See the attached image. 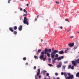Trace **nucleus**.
<instances>
[{
	"label": "nucleus",
	"mask_w": 79,
	"mask_h": 79,
	"mask_svg": "<svg viewBox=\"0 0 79 79\" xmlns=\"http://www.w3.org/2000/svg\"><path fill=\"white\" fill-rule=\"evenodd\" d=\"M61 74L62 75H64L65 79H73L74 78V75H71V73H67V74L69 77H67V74L66 73L64 72H61Z\"/></svg>",
	"instance_id": "nucleus-1"
},
{
	"label": "nucleus",
	"mask_w": 79,
	"mask_h": 79,
	"mask_svg": "<svg viewBox=\"0 0 79 79\" xmlns=\"http://www.w3.org/2000/svg\"><path fill=\"white\" fill-rule=\"evenodd\" d=\"M56 53H58V51L54 50L53 52H52L51 54V56L52 59H53V58H55V56Z\"/></svg>",
	"instance_id": "nucleus-2"
},
{
	"label": "nucleus",
	"mask_w": 79,
	"mask_h": 79,
	"mask_svg": "<svg viewBox=\"0 0 79 79\" xmlns=\"http://www.w3.org/2000/svg\"><path fill=\"white\" fill-rule=\"evenodd\" d=\"M28 20V19H27L26 17H25L23 21L24 24H27V25H29V22H28V21H27Z\"/></svg>",
	"instance_id": "nucleus-3"
},
{
	"label": "nucleus",
	"mask_w": 79,
	"mask_h": 79,
	"mask_svg": "<svg viewBox=\"0 0 79 79\" xmlns=\"http://www.w3.org/2000/svg\"><path fill=\"white\" fill-rule=\"evenodd\" d=\"M59 64L56 65V67L58 68H61V66H62V62L61 61L59 62Z\"/></svg>",
	"instance_id": "nucleus-4"
},
{
	"label": "nucleus",
	"mask_w": 79,
	"mask_h": 79,
	"mask_svg": "<svg viewBox=\"0 0 79 79\" xmlns=\"http://www.w3.org/2000/svg\"><path fill=\"white\" fill-rule=\"evenodd\" d=\"M72 64L74 66H77V63H76V62L74 61H72Z\"/></svg>",
	"instance_id": "nucleus-5"
},
{
	"label": "nucleus",
	"mask_w": 79,
	"mask_h": 79,
	"mask_svg": "<svg viewBox=\"0 0 79 79\" xmlns=\"http://www.w3.org/2000/svg\"><path fill=\"white\" fill-rule=\"evenodd\" d=\"M37 71L38 72L37 73L36 75H37V76H39L40 72V69H38Z\"/></svg>",
	"instance_id": "nucleus-6"
},
{
	"label": "nucleus",
	"mask_w": 79,
	"mask_h": 79,
	"mask_svg": "<svg viewBox=\"0 0 79 79\" xmlns=\"http://www.w3.org/2000/svg\"><path fill=\"white\" fill-rule=\"evenodd\" d=\"M74 43H70L69 44V46L70 47H73V46H74Z\"/></svg>",
	"instance_id": "nucleus-7"
},
{
	"label": "nucleus",
	"mask_w": 79,
	"mask_h": 79,
	"mask_svg": "<svg viewBox=\"0 0 79 79\" xmlns=\"http://www.w3.org/2000/svg\"><path fill=\"white\" fill-rule=\"evenodd\" d=\"M23 27V26L22 25H20L19 26V30L20 31H21L22 30V28Z\"/></svg>",
	"instance_id": "nucleus-8"
},
{
	"label": "nucleus",
	"mask_w": 79,
	"mask_h": 79,
	"mask_svg": "<svg viewBox=\"0 0 79 79\" xmlns=\"http://www.w3.org/2000/svg\"><path fill=\"white\" fill-rule=\"evenodd\" d=\"M47 53H48V49H45L44 50V54L46 55Z\"/></svg>",
	"instance_id": "nucleus-9"
},
{
	"label": "nucleus",
	"mask_w": 79,
	"mask_h": 79,
	"mask_svg": "<svg viewBox=\"0 0 79 79\" xmlns=\"http://www.w3.org/2000/svg\"><path fill=\"white\" fill-rule=\"evenodd\" d=\"M44 55H41L40 57V59L41 60H42V59L44 58Z\"/></svg>",
	"instance_id": "nucleus-10"
},
{
	"label": "nucleus",
	"mask_w": 79,
	"mask_h": 79,
	"mask_svg": "<svg viewBox=\"0 0 79 79\" xmlns=\"http://www.w3.org/2000/svg\"><path fill=\"white\" fill-rule=\"evenodd\" d=\"M64 53V51H61L59 52V54H60L61 55H63Z\"/></svg>",
	"instance_id": "nucleus-11"
},
{
	"label": "nucleus",
	"mask_w": 79,
	"mask_h": 79,
	"mask_svg": "<svg viewBox=\"0 0 79 79\" xmlns=\"http://www.w3.org/2000/svg\"><path fill=\"white\" fill-rule=\"evenodd\" d=\"M9 30L10 31H11V32H14V30L13 29V28L11 27H9Z\"/></svg>",
	"instance_id": "nucleus-12"
},
{
	"label": "nucleus",
	"mask_w": 79,
	"mask_h": 79,
	"mask_svg": "<svg viewBox=\"0 0 79 79\" xmlns=\"http://www.w3.org/2000/svg\"><path fill=\"white\" fill-rule=\"evenodd\" d=\"M75 62L77 63H79V59H78L77 60H75Z\"/></svg>",
	"instance_id": "nucleus-13"
},
{
	"label": "nucleus",
	"mask_w": 79,
	"mask_h": 79,
	"mask_svg": "<svg viewBox=\"0 0 79 79\" xmlns=\"http://www.w3.org/2000/svg\"><path fill=\"white\" fill-rule=\"evenodd\" d=\"M76 77H79V72H78L77 73H76Z\"/></svg>",
	"instance_id": "nucleus-14"
},
{
	"label": "nucleus",
	"mask_w": 79,
	"mask_h": 79,
	"mask_svg": "<svg viewBox=\"0 0 79 79\" xmlns=\"http://www.w3.org/2000/svg\"><path fill=\"white\" fill-rule=\"evenodd\" d=\"M43 73L44 74H46L45 73H47V71L43 70Z\"/></svg>",
	"instance_id": "nucleus-15"
},
{
	"label": "nucleus",
	"mask_w": 79,
	"mask_h": 79,
	"mask_svg": "<svg viewBox=\"0 0 79 79\" xmlns=\"http://www.w3.org/2000/svg\"><path fill=\"white\" fill-rule=\"evenodd\" d=\"M47 55L48 56V57H50V53H48L47 54Z\"/></svg>",
	"instance_id": "nucleus-16"
},
{
	"label": "nucleus",
	"mask_w": 79,
	"mask_h": 79,
	"mask_svg": "<svg viewBox=\"0 0 79 79\" xmlns=\"http://www.w3.org/2000/svg\"><path fill=\"white\" fill-rule=\"evenodd\" d=\"M41 54L42 55H44V54H45L44 52L43 51L42 52H41Z\"/></svg>",
	"instance_id": "nucleus-17"
},
{
	"label": "nucleus",
	"mask_w": 79,
	"mask_h": 79,
	"mask_svg": "<svg viewBox=\"0 0 79 79\" xmlns=\"http://www.w3.org/2000/svg\"><path fill=\"white\" fill-rule=\"evenodd\" d=\"M57 60L58 61H60L61 60V57H59L58 58H57Z\"/></svg>",
	"instance_id": "nucleus-18"
},
{
	"label": "nucleus",
	"mask_w": 79,
	"mask_h": 79,
	"mask_svg": "<svg viewBox=\"0 0 79 79\" xmlns=\"http://www.w3.org/2000/svg\"><path fill=\"white\" fill-rule=\"evenodd\" d=\"M55 63V60H52V64H54Z\"/></svg>",
	"instance_id": "nucleus-19"
},
{
	"label": "nucleus",
	"mask_w": 79,
	"mask_h": 79,
	"mask_svg": "<svg viewBox=\"0 0 79 79\" xmlns=\"http://www.w3.org/2000/svg\"><path fill=\"white\" fill-rule=\"evenodd\" d=\"M14 34L16 35V34H17V32L16 31H14L13 32Z\"/></svg>",
	"instance_id": "nucleus-20"
},
{
	"label": "nucleus",
	"mask_w": 79,
	"mask_h": 79,
	"mask_svg": "<svg viewBox=\"0 0 79 79\" xmlns=\"http://www.w3.org/2000/svg\"><path fill=\"white\" fill-rule=\"evenodd\" d=\"M59 56L58 55V54H56L55 56L56 58H58V56Z\"/></svg>",
	"instance_id": "nucleus-21"
},
{
	"label": "nucleus",
	"mask_w": 79,
	"mask_h": 79,
	"mask_svg": "<svg viewBox=\"0 0 79 79\" xmlns=\"http://www.w3.org/2000/svg\"><path fill=\"white\" fill-rule=\"evenodd\" d=\"M68 50H69V48H67V49H66L64 51L65 53H67L66 52H67Z\"/></svg>",
	"instance_id": "nucleus-22"
},
{
	"label": "nucleus",
	"mask_w": 79,
	"mask_h": 79,
	"mask_svg": "<svg viewBox=\"0 0 79 79\" xmlns=\"http://www.w3.org/2000/svg\"><path fill=\"white\" fill-rule=\"evenodd\" d=\"M71 68V65H69L68 66V69H70Z\"/></svg>",
	"instance_id": "nucleus-23"
},
{
	"label": "nucleus",
	"mask_w": 79,
	"mask_h": 79,
	"mask_svg": "<svg viewBox=\"0 0 79 79\" xmlns=\"http://www.w3.org/2000/svg\"><path fill=\"white\" fill-rule=\"evenodd\" d=\"M48 52H52V50H51V49H48Z\"/></svg>",
	"instance_id": "nucleus-24"
},
{
	"label": "nucleus",
	"mask_w": 79,
	"mask_h": 79,
	"mask_svg": "<svg viewBox=\"0 0 79 79\" xmlns=\"http://www.w3.org/2000/svg\"><path fill=\"white\" fill-rule=\"evenodd\" d=\"M14 29L15 30H16V29H17V27L16 26H15L14 27Z\"/></svg>",
	"instance_id": "nucleus-25"
},
{
	"label": "nucleus",
	"mask_w": 79,
	"mask_h": 79,
	"mask_svg": "<svg viewBox=\"0 0 79 79\" xmlns=\"http://www.w3.org/2000/svg\"><path fill=\"white\" fill-rule=\"evenodd\" d=\"M65 21H68V22H69V20L68 19V18H66L65 19Z\"/></svg>",
	"instance_id": "nucleus-26"
},
{
	"label": "nucleus",
	"mask_w": 79,
	"mask_h": 79,
	"mask_svg": "<svg viewBox=\"0 0 79 79\" xmlns=\"http://www.w3.org/2000/svg\"><path fill=\"white\" fill-rule=\"evenodd\" d=\"M34 58H35V59H38V58H39L38 57H37V56H34Z\"/></svg>",
	"instance_id": "nucleus-27"
},
{
	"label": "nucleus",
	"mask_w": 79,
	"mask_h": 79,
	"mask_svg": "<svg viewBox=\"0 0 79 79\" xmlns=\"http://www.w3.org/2000/svg\"><path fill=\"white\" fill-rule=\"evenodd\" d=\"M41 50H42L41 49H40L38 50V52L39 53H40V52L41 51Z\"/></svg>",
	"instance_id": "nucleus-28"
},
{
	"label": "nucleus",
	"mask_w": 79,
	"mask_h": 79,
	"mask_svg": "<svg viewBox=\"0 0 79 79\" xmlns=\"http://www.w3.org/2000/svg\"><path fill=\"white\" fill-rule=\"evenodd\" d=\"M23 60H24V61H25V60H26V57H23Z\"/></svg>",
	"instance_id": "nucleus-29"
},
{
	"label": "nucleus",
	"mask_w": 79,
	"mask_h": 79,
	"mask_svg": "<svg viewBox=\"0 0 79 79\" xmlns=\"http://www.w3.org/2000/svg\"><path fill=\"white\" fill-rule=\"evenodd\" d=\"M46 58H47L46 57H45L43 58V61H45V60H46Z\"/></svg>",
	"instance_id": "nucleus-30"
},
{
	"label": "nucleus",
	"mask_w": 79,
	"mask_h": 79,
	"mask_svg": "<svg viewBox=\"0 0 79 79\" xmlns=\"http://www.w3.org/2000/svg\"><path fill=\"white\" fill-rule=\"evenodd\" d=\"M54 59V61H55V60H57V58H54V57L53 58Z\"/></svg>",
	"instance_id": "nucleus-31"
},
{
	"label": "nucleus",
	"mask_w": 79,
	"mask_h": 79,
	"mask_svg": "<svg viewBox=\"0 0 79 79\" xmlns=\"http://www.w3.org/2000/svg\"><path fill=\"white\" fill-rule=\"evenodd\" d=\"M48 65L50 66H53V65L51 64H48Z\"/></svg>",
	"instance_id": "nucleus-32"
},
{
	"label": "nucleus",
	"mask_w": 79,
	"mask_h": 79,
	"mask_svg": "<svg viewBox=\"0 0 79 79\" xmlns=\"http://www.w3.org/2000/svg\"><path fill=\"white\" fill-rule=\"evenodd\" d=\"M71 69H74V66H72V67H71Z\"/></svg>",
	"instance_id": "nucleus-33"
},
{
	"label": "nucleus",
	"mask_w": 79,
	"mask_h": 79,
	"mask_svg": "<svg viewBox=\"0 0 79 79\" xmlns=\"http://www.w3.org/2000/svg\"><path fill=\"white\" fill-rule=\"evenodd\" d=\"M60 58L61 59H63V58H64V56H61V57H60Z\"/></svg>",
	"instance_id": "nucleus-34"
},
{
	"label": "nucleus",
	"mask_w": 79,
	"mask_h": 79,
	"mask_svg": "<svg viewBox=\"0 0 79 79\" xmlns=\"http://www.w3.org/2000/svg\"><path fill=\"white\" fill-rule=\"evenodd\" d=\"M49 76V73H47V76Z\"/></svg>",
	"instance_id": "nucleus-35"
},
{
	"label": "nucleus",
	"mask_w": 79,
	"mask_h": 79,
	"mask_svg": "<svg viewBox=\"0 0 79 79\" xmlns=\"http://www.w3.org/2000/svg\"><path fill=\"white\" fill-rule=\"evenodd\" d=\"M35 79H38L37 78V75H35Z\"/></svg>",
	"instance_id": "nucleus-36"
},
{
	"label": "nucleus",
	"mask_w": 79,
	"mask_h": 79,
	"mask_svg": "<svg viewBox=\"0 0 79 79\" xmlns=\"http://www.w3.org/2000/svg\"><path fill=\"white\" fill-rule=\"evenodd\" d=\"M39 76V79H40V78H41V75H38Z\"/></svg>",
	"instance_id": "nucleus-37"
},
{
	"label": "nucleus",
	"mask_w": 79,
	"mask_h": 79,
	"mask_svg": "<svg viewBox=\"0 0 79 79\" xmlns=\"http://www.w3.org/2000/svg\"><path fill=\"white\" fill-rule=\"evenodd\" d=\"M36 69V67L35 66L34 67V69Z\"/></svg>",
	"instance_id": "nucleus-38"
},
{
	"label": "nucleus",
	"mask_w": 79,
	"mask_h": 79,
	"mask_svg": "<svg viewBox=\"0 0 79 79\" xmlns=\"http://www.w3.org/2000/svg\"><path fill=\"white\" fill-rule=\"evenodd\" d=\"M63 68H64V69H65V68H66V66H63Z\"/></svg>",
	"instance_id": "nucleus-39"
},
{
	"label": "nucleus",
	"mask_w": 79,
	"mask_h": 79,
	"mask_svg": "<svg viewBox=\"0 0 79 79\" xmlns=\"http://www.w3.org/2000/svg\"><path fill=\"white\" fill-rule=\"evenodd\" d=\"M56 3H57V4H59V2H58L57 1L56 2Z\"/></svg>",
	"instance_id": "nucleus-40"
},
{
	"label": "nucleus",
	"mask_w": 79,
	"mask_h": 79,
	"mask_svg": "<svg viewBox=\"0 0 79 79\" xmlns=\"http://www.w3.org/2000/svg\"><path fill=\"white\" fill-rule=\"evenodd\" d=\"M58 74L57 73H55V75H56V76H58Z\"/></svg>",
	"instance_id": "nucleus-41"
},
{
	"label": "nucleus",
	"mask_w": 79,
	"mask_h": 79,
	"mask_svg": "<svg viewBox=\"0 0 79 79\" xmlns=\"http://www.w3.org/2000/svg\"><path fill=\"white\" fill-rule=\"evenodd\" d=\"M23 11L24 12H26V10L25 9H23Z\"/></svg>",
	"instance_id": "nucleus-42"
},
{
	"label": "nucleus",
	"mask_w": 79,
	"mask_h": 79,
	"mask_svg": "<svg viewBox=\"0 0 79 79\" xmlns=\"http://www.w3.org/2000/svg\"><path fill=\"white\" fill-rule=\"evenodd\" d=\"M29 64L27 62L26 63V65H28V64Z\"/></svg>",
	"instance_id": "nucleus-43"
},
{
	"label": "nucleus",
	"mask_w": 79,
	"mask_h": 79,
	"mask_svg": "<svg viewBox=\"0 0 79 79\" xmlns=\"http://www.w3.org/2000/svg\"><path fill=\"white\" fill-rule=\"evenodd\" d=\"M20 11H23V8H20Z\"/></svg>",
	"instance_id": "nucleus-44"
},
{
	"label": "nucleus",
	"mask_w": 79,
	"mask_h": 79,
	"mask_svg": "<svg viewBox=\"0 0 79 79\" xmlns=\"http://www.w3.org/2000/svg\"><path fill=\"white\" fill-rule=\"evenodd\" d=\"M48 60H49V61H51V59L49 58L48 59Z\"/></svg>",
	"instance_id": "nucleus-45"
},
{
	"label": "nucleus",
	"mask_w": 79,
	"mask_h": 79,
	"mask_svg": "<svg viewBox=\"0 0 79 79\" xmlns=\"http://www.w3.org/2000/svg\"><path fill=\"white\" fill-rule=\"evenodd\" d=\"M74 37L73 36H72L70 37L71 39H73Z\"/></svg>",
	"instance_id": "nucleus-46"
},
{
	"label": "nucleus",
	"mask_w": 79,
	"mask_h": 79,
	"mask_svg": "<svg viewBox=\"0 0 79 79\" xmlns=\"http://www.w3.org/2000/svg\"><path fill=\"white\" fill-rule=\"evenodd\" d=\"M64 63H65V64H66V63H68V61L65 62Z\"/></svg>",
	"instance_id": "nucleus-47"
},
{
	"label": "nucleus",
	"mask_w": 79,
	"mask_h": 79,
	"mask_svg": "<svg viewBox=\"0 0 79 79\" xmlns=\"http://www.w3.org/2000/svg\"><path fill=\"white\" fill-rule=\"evenodd\" d=\"M39 15H38L37 16V18H39Z\"/></svg>",
	"instance_id": "nucleus-48"
},
{
	"label": "nucleus",
	"mask_w": 79,
	"mask_h": 79,
	"mask_svg": "<svg viewBox=\"0 0 79 79\" xmlns=\"http://www.w3.org/2000/svg\"><path fill=\"white\" fill-rule=\"evenodd\" d=\"M23 16H26V14H24L23 15Z\"/></svg>",
	"instance_id": "nucleus-49"
},
{
	"label": "nucleus",
	"mask_w": 79,
	"mask_h": 79,
	"mask_svg": "<svg viewBox=\"0 0 79 79\" xmlns=\"http://www.w3.org/2000/svg\"><path fill=\"white\" fill-rule=\"evenodd\" d=\"M29 6V4H27V6Z\"/></svg>",
	"instance_id": "nucleus-50"
},
{
	"label": "nucleus",
	"mask_w": 79,
	"mask_h": 79,
	"mask_svg": "<svg viewBox=\"0 0 79 79\" xmlns=\"http://www.w3.org/2000/svg\"><path fill=\"white\" fill-rule=\"evenodd\" d=\"M71 31V30H69L68 31H67L68 32H69V31Z\"/></svg>",
	"instance_id": "nucleus-51"
},
{
	"label": "nucleus",
	"mask_w": 79,
	"mask_h": 79,
	"mask_svg": "<svg viewBox=\"0 0 79 79\" xmlns=\"http://www.w3.org/2000/svg\"><path fill=\"white\" fill-rule=\"evenodd\" d=\"M35 21H37V19H35Z\"/></svg>",
	"instance_id": "nucleus-52"
},
{
	"label": "nucleus",
	"mask_w": 79,
	"mask_h": 79,
	"mask_svg": "<svg viewBox=\"0 0 79 79\" xmlns=\"http://www.w3.org/2000/svg\"><path fill=\"white\" fill-rule=\"evenodd\" d=\"M43 41V40L42 39L41 40V42H42Z\"/></svg>",
	"instance_id": "nucleus-53"
},
{
	"label": "nucleus",
	"mask_w": 79,
	"mask_h": 79,
	"mask_svg": "<svg viewBox=\"0 0 79 79\" xmlns=\"http://www.w3.org/2000/svg\"><path fill=\"white\" fill-rule=\"evenodd\" d=\"M8 3H10V1H8Z\"/></svg>",
	"instance_id": "nucleus-54"
},
{
	"label": "nucleus",
	"mask_w": 79,
	"mask_h": 79,
	"mask_svg": "<svg viewBox=\"0 0 79 79\" xmlns=\"http://www.w3.org/2000/svg\"><path fill=\"white\" fill-rule=\"evenodd\" d=\"M60 29H63V27H60Z\"/></svg>",
	"instance_id": "nucleus-55"
},
{
	"label": "nucleus",
	"mask_w": 79,
	"mask_h": 79,
	"mask_svg": "<svg viewBox=\"0 0 79 79\" xmlns=\"http://www.w3.org/2000/svg\"><path fill=\"white\" fill-rule=\"evenodd\" d=\"M57 79H60V77H58L57 78Z\"/></svg>",
	"instance_id": "nucleus-56"
},
{
	"label": "nucleus",
	"mask_w": 79,
	"mask_h": 79,
	"mask_svg": "<svg viewBox=\"0 0 79 79\" xmlns=\"http://www.w3.org/2000/svg\"><path fill=\"white\" fill-rule=\"evenodd\" d=\"M52 51H53V50H54V48H52Z\"/></svg>",
	"instance_id": "nucleus-57"
},
{
	"label": "nucleus",
	"mask_w": 79,
	"mask_h": 79,
	"mask_svg": "<svg viewBox=\"0 0 79 79\" xmlns=\"http://www.w3.org/2000/svg\"><path fill=\"white\" fill-rule=\"evenodd\" d=\"M44 79H46V78H44Z\"/></svg>",
	"instance_id": "nucleus-58"
},
{
	"label": "nucleus",
	"mask_w": 79,
	"mask_h": 79,
	"mask_svg": "<svg viewBox=\"0 0 79 79\" xmlns=\"http://www.w3.org/2000/svg\"><path fill=\"white\" fill-rule=\"evenodd\" d=\"M48 77H50L48 76Z\"/></svg>",
	"instance_id": "nucleus-59"
},
{
	"label": "nucleus",
	"mask_w": 79,
	"mask_h": 79,
	"mask_svg": "<svg viewBox=\"0 0 79 79\" xmlns=\"http://www.w3.org/2000/svg\"><path fill=\"white\" fill-rule=\"evenodd\" d=\"M11 0H8L9 1H11Z\"/></svg>",
	"instance_id": "nucleus-60"
},
{
	"label": "nucleus",
	"mask_w": 79,
	"mask_h": 79,
	"mask_svg": "<svg viewBox=\"0 0 79 79\" xmlns=\"http://www.w3.org/2000/svg\"><path fill=\"white\" fill-rule=\"evenodd\" d=\"M26 13H27V11L26 12Z\"/></svg>",
	"instance_id": "nucleus-61"
},
{
	"label": "nucleus",
	"mask_w": 79,
	"mask_h": 79,
	"mask_svg": "<svg viewBox=\"0 0 79 79\" xmlns=\"http://www.w3.org/2000/svg\"><path fill=\"white\" fill-rule=\"evenodd\" d=\"M46 21H48V19H46Z\"/></svg>",
	"instance_id": "nucleus-62"
},
{
	"label": "nucleus",
	"mask_w": 79,
	"mask_h": 79,
	"mask_svg": "<svg viewBox=\"0 0 79 79\" xmlns=\"http://www.w3.org/2000/svg\"><path fill=\"white\" fill-rule=\"evenodd\" d=\"M78 33L79 34V32H78Z\"/></svg>",
	"instance_id": "nucleus-63"
},
{
	"label": "nucleus",
	"mask_w": 79,
	"mask_h": 79,
	"mask_svg": "<svg viewBox=\"0 0 79 79\" xmlns=\"http://www.w3.org/2000/svg\"><path fill=\"white\" fill-rule=\"evenodd\" d=\"M38 52L36 53L37 54H38Z\"/></svg>",
	"instance_id": "nucleus-64"
}]
</instances>
